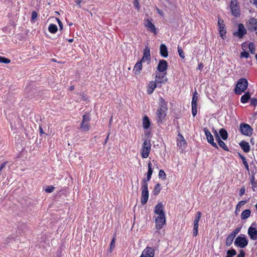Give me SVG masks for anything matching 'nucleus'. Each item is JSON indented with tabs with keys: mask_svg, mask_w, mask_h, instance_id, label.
Listing matches in <instances>:
<instances>
[{
	"mask_svg": "<svg viewBox=\"0 0 257 257\" xmlns=\"http://www.w3.org/2000/svg\"><path fill=\"white\" fill-rule=\"evenodd\" d=\"M142 197L141 203L145 205L148 201L149 198V191L148 185L146 182V179H143L142 180Z\"/></svg>",
	"mask_w": 257,
	"mask_h": 257,
	"instance_id": "obj_1",
	"label": "nucleus"
},
{
	"mask_svg": "<svg viewBox=\"0 0 257 257\" xmlns=\"http://www.w3.org/2000/svg\"><path fill=\"white\" fill-rule=\"evenodd\" d=\"M151 144L150 141L146 140L143 144L141 151V156L143 158H147L149 157L151 151Z\"/></svg>",
	"mask_w": 257,
	"mask_h": 257,
	"instance_id": "obj_2",
	"label": "nucleus"
},
{
	"mask_svg": "<svg viewBox=\"0 0 257 257\" xmlns=\"http://www.w3.org/2000/svg\"><path fill=\"white\" fill-rule=\"evenodd\" d=\"M248 86V81H238L234 89V92L237 95H240L246 89Z\"/></svg>",
	"mask_w": 257,
	"mask_h": 257,
	"instance_id": "obj_3",
	"label": "nucleus"
},
{
	"mask_svg": "<svg viewBox=\"0 0 257 257\" xmlns=\"http://www.w3.org/2000/svg\"><path fill=\"white\" fill-rule=\"evenodd\" d=\"M257 224L255 222H253L249 227L247 230V234L250 238L253 240L257 239Z\"/></svg>",
	"mask_w": 257,
	"mask_h": 257,
	"instance_id": "obj_4",
	"label": "nucleus"
},
{
	"mask_svg": "<svg viewBox=\"0 0 257 257\" xmlns=\"http://www.w3.org/2000/svg\"><path fill=\"white\" fill-rule=\"evenodd\" d=\"M230 8L233 16L235 17L239 16L240 11L237 0H231Z\"/></svg>",
	"mask_w": 257,
	"mask_h": 257,
	"instance_id": "obj_5",
	"label": "nucleus"
},
{
	"mask_svg": "<svg viewBox=\"0 0 257 257\" xmlns=\"http://www.w3.org/2000/svg\"><path fill=\"white\" fill-rule=\"evenodd\" d=\"M239 130L241 134L246 136H250L253 131L249 124L244 123L240 124Z\"/></svg>",
	"mask_w": 257,
	"mask_h": 257,
	"instance_id": "obj_6",
	"label": "nucleus"
},
{
	"mask_svg": "<svg viewBox=\"0 0 257 257\" xmlns=\"http://www.w3.org/2000/svg\"><path fill=\"white\" fill-rule=\"evenodd\" d=\"M234 244L240 248H244L248 244V240L245 236H237L234 241Z\"/></svg>",
	"mask_w": 257,
	"mask_h": 257,
	"instance_id": "obj_7",
	"label": "nucleus"
},
{
	"mask_svg": "<svg viewBox=\"0 0 257 257\" xmlns=\"http://www.w3.org/2000/svg\"><path fill=\"white\" fill-rule=\"evenodd\" d=\"M218 26L219 28V32L221 37L223 39H225L226 38V31L225 28L224 21L220 18H218Z\"/></svg>",
	"mask_w": 257,
	"mask_h": 257,
	"instance_id": "obj_8",
	"label": "nucleus"
},
{
	"mask_svg": "<svg viewBox=\"0 0 257 257\" xmlns=\"http://www.w3.org/2000/svg\"><path fill=\"white\" fill-rule=\"evenodd\" d=\"M167 109L158 108L156 111V116L158 122H162L165 118L167 114Z\"/></svg>",
	"mask_w": 257,
	"mask_h": 257,
	"instance_id": "obj_9",
	"label": "nucleus"
},
{
	"mask_svg": "<svg viewBox=\"0 0 257 257\" xmlns=\"http://www.w3.org/2000/svg\"><path fill=\"white\" fill-rule=\"evenodd\" d=\"M246 34V30L245 29L242 24H239L238 25V30L233 33L234 36L237 37L239 38H242L244 35Z\"/></svg>",
	"mask_w": 257,
	"mask_h": 257,
	"instance_id": "obj_10",
	"label": "nucleus"
},
{
	"mask_svg": "<svg viewBox=\"0 0 257 257\" xmlns=\"http://www.w3.org/2000/svg\"><path fill=\"white\" fill-rule=\"evenodd\" d=\"M163 81H150L147 85L148 93L151 94L157 86H161V83Z\"/></svg>",
	"mask_w": 257,
	"mask_h": 257,
	"instance_id": "obj_11",
	"label": "nucleus"
},
{
	"mask_svg": "<svg viewBox=\"0 0 257 257\" xmlns=\"http://www.w3.org/2000/svg\"><path fill=\"white\" fill-rule=\"evenodd\" d=\"M204 132L205 134L208 142L210 143L214 148H217V145L214 142L213 137L211 134V133L209 132V130L207 128L205 127L204 128Z\"/></svg>",
	"mask_w": 257,
	"mask_h": 257,
	"instance_id": "obj_12",
	"label": "nucleus"
},
{
	"mask_svg": "<svg viewBox=\"0 0 257 257\" xmlns=\"http://www.w3.org/2000/svg\"><path fill=\"white\" fill-rule=\"evenodd\" d=\"M155 255V249L149 246L146 247L142 253L140 257H154Z\"/></svg>",
	"mask_w": 257,
	"mask_h": 257,
	"instance_id": "obj_13",
	"label": "nucleus"
},
{
	"mask_svg": "<svg viewBox=\"0 0 257 257\" xmlns=\"http://www.w3.org/2000/svg\"><path fill=\"white\" fill-rule=\"evenodd\" d=\"M177 145L182 151L184 150L186 146V142L184 137L180 134L178 135Z\"/></svg>",
	"mask_w": 257,
	"mask_h": 257,
	"instance_id": "obj_14",
	"label": "nucleus"
},
{
	"mask_svg": "<svg viewBox=\"0 0 257 257\" xmlns=\"http://www.w3.org/2000/svg\"><path fill=\"white\" fill-rule=\"evenodd\" d=\"M248 30L250 31H254L257 29V21L254 18H250L247 23Z\"/></svg>",
	"mask_w": 257,
	"mask_h": 257,
	"instance_id": "obj_15",
	"label": "nucleus"
},
{
	"mask_svg": "<svg viewBox=\"0 0 257 257\" xmlns=\"http://www.w3.org/2000/svg\"><path fill=\"white\" fill-rule=\"evenodd\" d=\"M166 222L165 216H157L155 219L156 227L157 229H161Z\"/></svg>",
	"mask_w": 257,
	"mask_h": 257,
	"instance_id": "obj_16",
	"label": "nucleus"
},
{
	"mask_svg": "<svg viewBox=\"0 0 257 257\" xmlns=\"http://www.w3.org/2000/svg\"><path fill=\"white\" fill-rule=\"evenodd\" d=\"M155 213L158 216H165L164 210V206L161 203H158L155 207Z\"/></svg>",
	"mask_w": 257,
	"mask_h": 257,
	"instance_id": "obj_17",
	"label": "nucleus"
},
{
	"mask_svg": "<svg viewBox=\"0 0 257 257\" xmlns=\"http://www.w3.org/2000/svg\"><path fill=\"white\" fill-rule=\"evenodd\" d=\"M151 59L150 49L148 46H146L144 51L143 56L141 60L143 62L149 61Z\"/></svg>",
	"mask_w": 257,
	"mask_h": 257,
	"instance_id": "obj_18",
	"label": "nucleus"
},
{
	"mask_svg": "<svg viewBox=\"0 0 257 257\" xmlns=\"http://www.w3.org/2000/svg\"><path fill=\"white\" fill-rule=\"evenodd\" d=\"M168 67L167 62L165 60H161L158 65L157 69L160 72L164 73Z\"/></svg>",
	"mask_w": 257,
	"mask_h": 257,
	"instance_id": "obj_19",
	"label": "nucleus"
},
{
	"mask_svg": "<svg viewBox=\"0 0 257 257\" xmlns=\"http://www.w3.org/2000/svg\"><path fill=\"white\" fill-rule=\"evenodd\" d=\"M145 26L149 29L151 32H153L155 34L157 33L155 25L152 23V22L147 19L145 20Z\"/></svg>",
	"mask_w": 257,
	"mask_h": 257,
	"instance_id": "obj_20",
	"label": "nucleus"
},
{
	"mask_svg": "<svg viewBox=\"0 0 257 257\" xmlns=\"http://www.w3.org/2000/svg\"><path fill=\"white\" fill-rule=\"evenodd\" d=\"M239 146L245 153H248L250 151V148L248 142L242 141L239 143Z\"/></svg>",
	"mask_w": 257,
	"mask_h": 257,
	"instance_id": "obj_21",
	"label": "nucleus"
},
{
	"mask_svg": "<svg viewBox=\"0 0 257 257\" xmlns=\"http://www.w3.org/2000/svg\"><path fill=\"white\" fill-rule=\"evenodd\" d=\"M160 55L163 57H167L168 56V49L166 46L162 44L160 47Z\"/></svg>",
	"mask_w": 257,
	"mask_h": 257,
	"instance_id": "obj_22",
	"label": "nucleus"
},
{
	"mask_svg": "<svg viewBox=\"0 0 257 257\" xmlns=\"http://www.w3.org/2000/svg\"><path fill=\"white\" fill-rule=\"evenodd\" d=\"M153 172L152 164L151 162H149L148 163V170L147 174V179H146L147 183L151 180Z\"/></svg>",
	"mask_w": 257,
	"mask_h": 257,
	"instance_id": "obj_23",
	"label": "nucleus"
},
{
	"mask_svg": "<svg viewBox=\"0 0 257 257\" xmlns=\"http://www.w3.org/2000/svg\"><path fill=\"white\" fill-rule=\"evenodd\" d=\"M142 62H143L142 61V60H140V61L137 62V63L135 64L134 68V71L135 72V74H138L140 73V71L142 68Z\"/></svg>",
	"mask_w": 257,
	"mask_h": 257,
	"instance_id": "obj_24",
	"label": "nucleus"
},
{
	"mask_svg": "<svg viewBox=\"0 0 257 257\" xmlns=\"http://www.w3.org/2000/svg\"><path fill=\"white\" fill-rule=\"evenodd\" d=\"M250 210L249 209H246L242 212L241 214V218L242 220H245L250 216Z\"/></svg>",
	"mask_w": 257,
	"mask_h": 257,
	"instance_id": "obj_25",
	"label": "nucleus"
},
{
	"mask_svg": "<svg viewBox=\"0 0 257 257\" xmlns=\"http://www.w3.org/2000/svg\"><path fill=\"white\" fill-rule=\"evenodd\" d=\"M219 135L223 140H226L228 138V133L224 128H221L219 130Z\"/></svg>",
	"mask_w": 257,
	"mask_h": 257,
	"instance_id": "obj_26",
	"label": "nucleus"
},
{
	"mask_svg": "<svg viewBox=\"0 0 257 257\" xmlns=\"http://www.w3.org/2000/svg\"><path fill=\"white\" fill-rule=\"evenodd\" d=\"M201 217V213L199 211H198L196 213V215L195 217V219L194 221V226H195V228L196 227H198V222Z\"/></svg>",
	"mask_w": 257,
	"mask_h": 257,
	"instance_id": "obj_27",
	"label": "nucleus"
},
{
	"mask_svg": "<svg viewBox=\"0 0 257 257\" xmlns=\"http://www.w3.org/2000/svg\"><path fill=\"white\" fill-rule=\"evenodd\" d=\"M167 103L162 97H160L159 99V108H163L165 109H168L167 108Z\"/></svg>",
	"mask_w": 257,
	"mask_h": 257,
	"instance_id": "obj_28",
	"label": "nucleus"
},
{
	"mask_svg": "<svg viewBox=\"0 0 257 257\" xmlns=\"http://www.w3.org/2000/svg\"><path fill=\"white\" fill-rule=\"evenodd\" d=\"M143 127L145 129H147L149 127L150 122L148 116H145L143 120Z\"/></svg>",
	"mask_w": 257,
	"mask_h": 257,
	"instance_id": "obj_29",
	"label": "nucleus"
},
{
	"mask_svg": "<svg viewBox=\"0 0 257 257\" xmlns=\"http://www.w3.org/2000/svg\"><path fill=\"white\" fill-rule=\"evenodd\" d=\"M49 31L52 34L56 33L58 31L57 26L53 24H51L48 27Z\"/></svg>",
	"mask_w": 257,
	"mask_h": 257,
	"instance_id": "obj_30",
	"label": "nucleus"
},
{
	"mask_svg": "<svg viewBox=\"0 0 257 257\" xmlns=\"http://www.w3.org/2000/svg\"><path fill=\"white\" fill-rule=\"evenodd\" d=\"M250 98V94L248 92L245 93L240 98V101L243 103H246Z\"/></svg>",
	"mask_w": 257,
	"mask_h": 257,
	"instance_id": "obj_31",
	"label": "nucleus"
},
{
	"mask_svg": "<svg viewBox=\"0 0 257 257\" xmlns=\"http://www.w3.org/2000/svg\"><path fill=\"white\" fill-rule=\"evenodd\" d=\"M234 237L232 236L231 234H229L228 236L226 238V245L227 246H229L231 245L232 243V242L234 239Z\"/></svg>",
	"mask_w": 257,
	"mask_h": 257,
	"instance_id": "obj_32",
	"label": "nucleus"
},
{
	"mask_svg": "<svg viewBox=\"0 0 257 257\" xmlns=\"http://www.w3.org/2000/svg\"><path fill=\"white\" fill-rule=\"evenodd\" d=\"M90 128L89 122H81L80 129L83 131H88Z\"/></svg>",
	"mask_w": 257,
	"mask_h": 257,
	"instance_id": "obj_33",
	"label": "nucleus"
},
{
	"mask_svg": "<svg viewBox=\"0 0 257 257\" xmlns=\"http://www.w3.org/2000/svg\"><path fill=\"white\" fill-rule=\"evenodd\" d=\"M161 190V185L160 184L158 183L155 186L154 190L153 191V193L155 195H157L160 193Z\"/></svg>",
	"mask_w": 257,
	"mask_h": 257,
	"instance_id": "obj_34",
	"label": "nucleus"
},
{
	"mask_svg": "<svg viewBox=\"0 0 257 257\" xmlns=\"http://www.w3.org/2000/svg\"><path fill=\"white\" fill-rule=\"evenodd\" d=\"M198 101V94L196 91H195L193 95L192 99V105H196L197 106Z\"/></svg>",
	"mask_w": 257,
	"mask_h": 257,
	"instance_id": "obj_35",
	"label": "nucleus"
},
{
	"mask_svg": "<svg viewBox=\"0 0 257 257\" xmlns=\"http://www.w3.org/2000/svg\"><path fill=\"white\" fill-rule=\"evenodd\" d=\"M239 156L240 159H241L242 163H243V165H244L247 171H248L249 170V166H248V163L246 160V158L241 154H239Z\"/></svg>",
	"mask_w": 257,
	"mask_h": 257,
	"instance_id": "obj_36",
	"label": "nucleus"
},
{
	"mask_svg": "<svg viewBox=\"0 0 257 257\" xmlns=\"http://www.w3.org/2000/svg\"><path fill=\"white\" fill-rule=\"evenodd\" d=\"M236 254V250L234 249H231L227 250L226 257H232Z\"/></svg>",
	"mask_w": 257,
	"mask_h": 257,
	"instance_id": "obj_37",
	"label": "nucleus"
},
{
	"mask_svg": "<svg viewBox=\"0 0 257 257\" xmlns=\"http://www.w3.org/2000/svg\"><path fill=\"white\" fill-rule=\"evenodd\" d=\"M90 120V115L89 114H85L83 115V119L81 122H89Z\"/></svg>",
	"mask_w": 257,
	"mask_h": 257,
	"instance_id": "obj_38",
	"label": "nucleus"
},
{
	"mask_svg": "<svg viewBox=\"0 0 257 257\" xmlns=\"http://www.w3.org/2000/svg\"><path fill=\"white\" fill-rule=\"evenodd\" d=\"M218 144V145L221 148L223 149L225 151H228V147L226 146V145H225V144L224 143V142L223 141H222V140L220 141H219Z\"/></svg>",
	"mask_w": 257,
	"mask_h": 257,
	"instance_id": "obj_39",
	"label": "nucleus"
},
{
	"mask_svg": "<svg viewBox=\"0 0 257 257\" xmlns=\"http://www.w3.org/2000/svg\"><path fill=\"white\" fill-rule=\"evenodd\" d=\"M177 49H178V52L179 55V56L181 58L184 59L185 58V54H184L183 49H182V48L181 47H179V46H178Z\"/></svg>",
	"mask_w": 257,
	"mask_h": 257,
	"instance_id": "obj_40",
	"label": "nucleus"
},
{
	"mask_svg": "<svg viewBox=\"0 0 257 257\" xmlns=\"http://www.w3.org/2000/svg\"><path fill=\"white\" fill-rule=\"evenodd\" d=\"M248 49L250 52L251 53L254 54L255 52V47L253 43L250 42L248 44Z\"/></svg>",
	"mask_w": 257,
	"mask_h": 257,
	"instance_id": "obj_41",
	"label": "nucleus"
},
{
	"mask_svg": "<svg viewBox=\"0 0 257 257\" xmlns=\"http://www.w3.org/2000/svg\"><path fill=\"white\" fill-rule=\"evenodd\" d=\"M11 61L10 59L7 58H5V57H2V56H0V62L1 63H5V64H9V63H10Z\"/></svg>",
	"mask_w": 257,
	"mask_h": 257,
	"instance_id": "obj_42",
	"label": "nucleus"
},
{
	"mask_svg": "<svg viewBox=\"0 0 257 257\" xmlns=\"http://www.w3.org/2000/svg\"><path fill=\"white\" fill-rule=\"evenodd\" d=\"M158 176L160 178H162L163 179H165L166 177V175L165 172L163 170H160L159 171Z\"/></svg>",
	"mask_w": 257,
	"mask_h": 257,
	"instance_id": "obj_43",
	"label": "nucleus"
},
{
	"mask_svg": "<svg viewBox=\"0 0 257 257\" xmlns=\"http://www.w3.org/2000/svg\"><path fill=\"white\" fill-rule=\"evenodd\" d=\"M213 133V134L215 136V138L218 143L219 142V141H221V140L220 139V136H219V135L218 134L217 132L215 130H214Z\"/></svg>",
	"mask_w": 257,
	"mask_h": 257,
	"instance_id": "obj_44",
	"label": "nucleus"
},
{
	"mask_svg": "<svg viewBox=\"0 0 257 257\" xmlns=\"http://www.w3.org/2000/svg\"><path fill=\"white\" fill-rule=\"evenodd\" d=\"M55 189V187L53 186H48L45 189V191L47 193H51Z\"/></svg>",
	"mask_w": 257,
	"mask_h": 257,
	"instance_id": "obj_45",
	"label": "nucleus"
},
{
	"mask_svg": "<svg viewBox=\"0 0 257 257\" xmlns=\"http://www.w3.org/2000/svg\"><path fill=\"white\" fill-rule=\"evenodd\" d=\"M240 230V227H237L234 230H233L230 233V234H231L232 236H233L235 237V236L236 235V234H237L239 233Z\"/></svg>",
	"mask_w": 257,
	"mask_h": 257,
	"instance_id": "obj_46",
	"label": "nucleus"
},
{
	"mask_svg": "<svg viewBox=\"0 0 257 257\" xmlns=\"http://www.w3.org/2000/svg\"><path fill=\"white\" fill-rule=\"evenodd\" d=\"M249 56V53L245 51H243V52H242L240 54V57L241 58H247Z\"/></svg>",
	"mask_w": 257,
	"mask_h": 257,
	"instance_id": "obj_47",
	"label": "nucleus"
},
{
	"mask_svg": "<svg viewBox=\"0 0 257 257\" xmlns=\"http://www.w3.org/2000/svg\"><path fill=\"white\" fill-rule=\"evenodd\" d=\"M251 183L253 188V190L254 191V188L257 187V181H254V177H253L251 178Z\"/></svg>",
	"mask_w": 257,
	"mask_h": 257,
	"instance_id": "obj_48",
	"label": "nucleus"
},
{
	"mask_svg": "<svg viewBox=\"0 0 257 257\" xmlns=\"http://www.w3.org/2000/svg\"><path fill=\"white\" fill-rule=\"evenodd\" d=\"M247 201H240L238 202V203L236 205H237V209L238 208H240L241 206H244L246 203Z\"/></svg>",
	"mask_w": 257,
	"mask_h": 257,
	"instance_id": "obj_49",
	"label": "nucleus"
},
{
	"mask_svg": "<svg viewBox=\"0 0 257 257\" xmlns=\"http://www.w3.org/2000/svg\"><path fill=\"white\" fill-rule=\"evenodd\" d=\"M197 106L192 105V113L193 116H195L197 114Z\"/></svg>",
	"mask_w": 257,
	"mask_h": 257,
	"instance_id": "obj_50",
	"label": "nucleus"
},
{
	"mask_svg": "<svg viewBox=\"0 0 257 257\" xmlns=\"http://www.w3.org/2000/svg\"><path fill=\"white\" fill-rule=\"evenodd\" d=\"M56 20H57V21L58 23V25L59 26L60 29L62 30L63 29V24H62V22L58 18H56Z\"/></svg>",
	"mask_w": 257,
	"mask_h": 257,
	"instance_id": "obj_51",
	"label": "nucleus"
},
{
	"mask_svg": "<svg viewBox=\"0 0 257 257\" xmlns=\"http://www.w3.org/2000/svg\"><path fill=\"white\" fill-rule=\"evenodd\" d=\"M156 9L158 14L162 17L164 16L163 12L161 10L159 9L158 8H156Z\"/></svg>",
	"mask_w": 257,
	"mask_h": 257,
	"instance_id": "obj_52",
	"label": "nucleus"
},
{
	"mask_svg": "<svg viewBox=\"0 0 257 257\" xmlns=\"http://www.w3.org/2000/svg\"><path fill=\"white\" fill-rule=\"evenodd\" d=\"M245 189L244 187H242L239 190L240 196L243 195L245 193Z\"/></svg>",
	"mask_w": 257,
	"mask_h": 257,
	"instance_id": "obj_53",
	"label": "nucleus"
},
{
	"mask_svg": "<svg viewBox=\"0 0 257 257\" xmlns=\"http://www.w3.org/2000/svg\"><path fill=\"white\" fill-rule=\"evenodd\" d=\"M114 244H115V238H113L111 241L110 243V249H112L114 247Z\"/></svg>",
	"mask_w": 257,
	"mask_h": 257,
	"instance_id": "obj_54",
	"label": "nucleus"
},
{
	"mask_svg": "<svg viewBox=\"0 0 257 257\" xmlns=\"http://www.w3.org/2000/svg\"><path fill=\"white\" fill-rule=\"evenodd\" d=\"M198 234V227H196L195 229V226L193 227V234L194 236H196Z\"/></svg>",
	"mask_w": 257,
	"mask_h": 257,
	"instance_id": "obj_55",
	"label": "nucleus"
},
{
	"mask_svg": "<svg viewBox=\"0 0 257 257\" xmlns=\"http://www.w3.org/2000/svg\"><path fill=\"white\" fill-rule=\"evenodd\" d=\"M244 256H245L244 252L243 251V250H241L240 251L239 253L237 255V257H244Z\"/></svg>",
	"mask_w": 257,
	"mask_h": 257,
	"instance_id": "obj_56",
	"label": "nucleus"
},
{
	"mask_svg": "<svg viewBox=\"0 0 257 257\" xmlns=\"http://www.w3.org/2000/svg\"><path fill=\"white\" fill-rule=\"evenodd\" d=\"M37 17V14L36 12H33L32 14V20L35 19Z\"/></svg>",
	"mask_w": 257,
	"mask_h": 257,
	"instance_id": "obj_57",
	"label": "nucleus"
},
{
	"mask_svg": "<svg viewBox=\"0 0 257 257\" xmlns=\"http://www.w3.org/2000/svg\"><path fill=\"white\" fill-rule=\"evenodd\" d=\"M6 164H7V162H4L2 164L1 167H0V175L2 173V171L3 169L5 167Z\"/></svg>",
	"mask_w": 257,
	"mask_h": 257,
	"instance_id": "obj_58",
	"label": "nucleus"
},
{
	"mask_svg": "<svg viewBox=\"0 0 257 257\" xmlns=\"http://www.w3.org/2000/svg\"><path fill=\"white\" fill-rule=\"evenodd\" d=\"M81 0H76V1H75L76 4L78 6V7L79 8H81Z\"/></svg>",
	"mask_w": 257,
	"mask_h": 257,
	"instance_id": "obj_59",
	"label": "nucleus"
},
{
	"mask_svg": "<svg viewBox=\"0 0 257 257\" xmlns=\"http://www.w3.org/2000/svg\"><path fill=\"white\" fill-rule=\"evenodd\" d=\"M134 6L136 9H139V3L138 1H135Z\"/></svg>",
	"mask_w": 257,
	"mask_h": 257,
	"instance_id": "obj_60",
	"label": "nucleus"
},
{
	"mask_svg": "<svg viewBox=\"0 0 257 257\" xmlns=\"http://www.w3.org/2000/svg\"><path fill=\"white\" fill-rule=\"evenodd\" d=\"M203 67V65L202 63H200L198 65V69L199 70H201L202 69V68Z\"/></svg>",
	"mask_w": 257,
	"mask_h": 257,
	"instance_id": "obj_61",
	"label": "nucleus"
},
{
	"mask_svg": "<svg viewBox=\"0 0 257 257\" xmlns=\"http://www.w3.org/2000/svg\"><path fill=\"white\" fill-rule=\"evenodd\" d=\"M240 208H238L237 209V205L236 206V207H235V214H237V213H238V212H239V211H240Z\"/></svg>",
	"mask_w": 257,
	"mask_h": 257,
	"instance_id": "obj_62",
	"label": "nucleus"
},
{
	"mask_svg": "<svg viewBox=\"0 0 257 257\" xmlns=\"http://www.w3.org/2000/svg\"><path fill=\"white\" fill-rule=\"evenodd\" d=\"M39 130H40V133L41 135H42V134H43L44 133V132H43V131L42 128L41 126H40V127H39Z\"/></svg>",
	"mask_w": 257,
	"mask_h": 257,
	"instance_id": "obj_63",
	"label": "nucleus"
},
{
	"mask_svg": "<svg viewBox=\"0 0 257 257\" xmlns=\"http://www.w3.org/2000/svg\"><path fill=\"white\" fill-rule=\"evenodd\" d=\"M253 4L257 7V0H252Z\"/></svg>",
	"mask_w": 257,
	"mask_h": 257,
	"instance_id": "obj_64",
	"label": "nucleus"
}]
</instances>
